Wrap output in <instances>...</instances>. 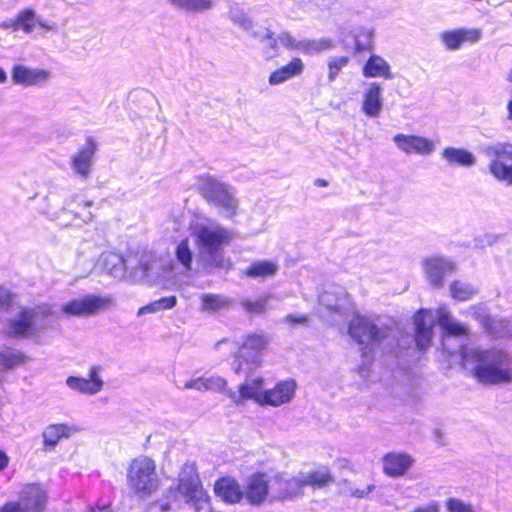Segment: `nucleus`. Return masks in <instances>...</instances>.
<instances>
[{
	"mask_svg": "<svg viewBox=\"0 0 512 512\" xmlns=\"http://www.w3.org/2000/svg\"><path fill=\"white\" fill-rule=\"evenodd\" d=\"M463 367L481 384L512 383V353L504 348H462Z\"/></svg>",
	"mask_w": 512,
	"mask_h": 512,
	"instance_id": "obj_1",
	"label": "nucleus"
},
{
	"mask_svg": "<svg viewBox=\"0 0 512 512\" xmlns=\"http://www.w3.org/2000/svg\"><path fill=\"white\" fill-rule=\"evenodd\" d=\"M192 236L205 267H225L221 251L234 239L233 231L215 222L197 223L192 227Z\"/></svg>",
	"mask_w": 512,
	"mask_h": 512,
	"instance_id": "obj_2",
	"label": "nucleus"
},
{
	"mask_svg": "<svg viewBox=\"0 0 512 512\" xmlns=\"http://www.w3.org/2000/svg\"><path fill=\"white\" fill-rule=\"evenodd\" d=\"M436 322L443 330L444 337L467 334V327L456 321L446 306H440L435 311L422 309L414 316L415 341L418 348L425 349L430 346Z\"/></svg>",
	"mask_w": 512,
	"mask_h": 512,
	"instance_id": "obj_3",
	"label": "nucleus"
},
{
	"mask_svg": "<svg viewBox=\"0 0 512 512\" xmlns=\"http://www.w3.org/2000/svg\"><path fill=\"white\" fill-rule=\"evenodd\" d=\"M160 477L156 462L144 455L132 459L126 469V484L133 495L146 499L155 494L160 487Z\"/></svg>",
	"mask_w": 512,
	"mask_h": 512,
	"instance_id": "obj_4",
	"label": "nucleus"
},
{
	"mask_svg": "<svg viewBox=\"0 0 512 512\" xmlns=\"http://www.w3.org/2000/svg\"><path fill=\"white\" fill-rule=\"evenodd\" d=\"M348 333L358 343L363 354L368 355L386 343L389 344L391 331L386 326L379 327L369 317L355 315L349 323Z\"/></svg>",
	"mask_w": 512,
	"mask_h": 512,
	"instance_id": "obj_5",
	"label": "nucleus"
},
{
	"mask_svg": "<svg viewBox=\"0 0 512 512\" xmlns=\"http://www.w3.org/2000/svg\"><path fill=\"white\" fill-rule=\"evenodd\" d=\"M199 188L205 198L213 203L224 217L232 218L236 215L238 200L227 184L207 175L200 177Z\"/></svg>",
	"mask_w": 512,
	"mask_h": 512,
	"instance_id": "obj_6",
	"label": "nucleus"
},
{
	"mask_svg": "<svg viewBox=\"0 0 512 512\" xmlns=\"http://www.w3.org/2000/svg\"><path fill=\"white\" fill-rule=\"evenodd\" d=\"M268 338L263 333H251L242 338L236 357L235 373L251 372L262 365L261 354L268 346Z\"/></svg>",
	"mask_w": 512,
	"mask_h": 512,
	"instance_id": "obj_7",
	"label": "nucleus"
},
{
	"mask_svg": "<svg viewBox=\"0 0 512 512\" xmlns=\"http://www.w3.org/2000/svg\"><path fill=\"white\" fill-rule=\"evenodd\" d=\"M174 264L170 260L157 257L152 253L141 255L138 268L133 277L140 281L164 285L173 276Z\"/></svg>",
	"mask_w": 512,
	"mask_h": 512,
	"instance_id": "obj_8",
	"label": "nucleus"
},
{
	"mask_svg": "<svg viewBox=\"0 0 512 512\" xmlns=\"http://www.w3.org/2000/svg\"><path fill=\"white\" fill-rule=\"evenodd\" d=\"M112 296L88 294L80 298L71 299L61 306V312L68 316L90 317L114 307Z\"/></svg>",
	"mask_w": 512,
	"mask_h": 512,
	"instance_id": "obj_9",
	"label": "nucleus"
},
{
	"mask_svg": "<svg viewBox=\"0 0 512 512\" xmlns=\"http://www.w3.org/2000/svg\"><path fill=\"white\" fill-rule=\"evenodd\" d=\"M483 153L491 159L488 169L498 181L512 186V165L503 160H512V144L508 142H495L483 148Z\"/></svg>",
	"mask_w": 512,
	"mask_h": 512,
	"instance_id": "obj_10",
	"label": "nucleus"
},
{
	"mask_svg": "<svg viewBox=\"0 0 512 512\" xmlns=\"http://www.w3.org/2000/svg\"><path fill=\"white\" fill-rule=\"evenodd\" d=\"M177 490L183 496L185 502L191 503L197 509L207 504V496L199 483L193 465H184Z\"/></svg>",
	"mask_w": 512,
	"mask_h": 512,
	"instance_id": "obj_11",
	"label": "nucleus"
},
{
	"mask_svg": "<svg viewBox=\"0 0 512 512\" xmlns=\"http://www.w3.org/2000/svg\"><path fill=\"white\" fill-rule=\"evenodd\" d=\"M2 29L24 30H54L56 26L51 21L43 20L35 10L24 9L14 18L3 21L0 25Z\"/></svg>",
	"mask_w": 512,
	"mask_h": 512,
	"instance_id": "obj_12",
	"label": "nucleus"
},
{
	"mask_svg": "<svg viewBox=\"0 0 512 512\" xmlns=\"http://www.w3.org/2000/svg\"><path fill=\"white\" fill-rule=\"evenodd\" d=\"M47 500V492L42 485L28 483L21 487L17 503L23 512H44Z\"/></svg>",
	"mask_w": 512,
	"mask_h": 512,
	"instance_id": "obj_13",
	"label": "nucleus"
},
{
	"mask_svg": "<svg viewBox=\"0 0 512 512\" xmlns=\"http://www.w3.org/2000/svg\"><path fill=\"white\" fill-rule=\"evenodd\" d=\"M422 268L428 283L435 288H441L444 277L453 273L456 266L447 258L433 256L424 259Z\"/></svg>",
	"mask_w": 512,
	"mask_h": 512,
	"instance_id": "obj_14",
	"label": "nucleus"
},
{
	"mask_svg": "<svg viewBox=\"0 0 512 512\" xmlns=\"http://www.w3.org/2000/svg\"><path fill=\"white\" fill-rule=\"evenodd\" d=\"M384 108L383 87L378 82H368L361 93V112L368 118H378Z\"/></svg>",
	"mask_w": 512,
	"mask_h": 512,
	"instance_id": "obj_15",
	"label": "nucleus"
},
{
	"mask_svg": "<svg viewBox=\"0 0 512 512\" xmlns=\"http://www.w3.org/2000/svg\"><path fill=\"white\" fill-rule=\"evenodd\" d=\"M396 147L407 155H430L436 146L433 140L423 136L399 133L393 137Z\"/></svg>",
	"mask_w": 512,
	"mask_h": 512,
	"instance_id": "obj_16",
	"label": "nucleus"
},
{
	"mask_svg": "<svg viewBox=\"0 0 512 512\" xmlns=\"http://www.w3.org/2000/svg\"><path fill=\"white\" fill-rule=\"evenodd\" d=\"M265 379L260 376H249L239 385L238 395L231 392L230 397L234 403L240 404L243 401L252 400L260 406H264V397L266 393Z\"/></svg>",
	"mask_w": 512,
	"mask_h": 512,
	"instance_id": "obj_17",
	"label": "nucleus"
},
{
	"mask_svg": "<svg viewBox=\"0 0 512 512\" xmlns=\"http://www.w3.org/2000/svg\"><path fill=\"white\" fill-rule=\"evenodd\" d=\"M66 385L73 391L85 395H95L102 391L104 381L101 377V368L93 366L89 369L87 377L69 376Z\"/></svg>",
	"mask_w": 512,
	"mask_h": 512,
	"instance_id": "obj_18",
	"label": "nucleus"
},
{
	"mask_svg": "<svg viewBox=\"0 0 512 512\" xmlns=\"http://www.w3.org/2000/svg\"><path fill=\"white\" fill-rule=\"evenodd\" d=\"M303 494L300 474L287 479L282 475L274 477L271 486V501L293 500Z\"/></svg>",
	"mask_w": 512,
	"mask_h": 512,
	"instance_id": "obj_19",
	"label": "nucleus"
},
{
	"mask_svg": "<svg viewBox=\"0 0 512 512\" xmlns=\"http://www.w3.org/2000/svg\"><path fill=\"white\" fill-rule=\"evenodd\" d=\"M297 383L293 379L281 380L273 388L266 389L264 406L280 407L290 403L296 393Z\"/></svg>",
	"mask_w": 512,
	"mask_h": 512,
	"instance_id": "obj_20",
	"label": "nucleus"
},
{
	"mask_svg": "<svg viewBox=\"0 0 512 512\" xmlns=\"http://www.w3.org/2000/svg\"><path fill=\"white\" fill-rule=\"evenodd\" d=\"M269 480L266 474L256 473L247 479L243 498L251 505L259 506L263 504L269 495Z\"/></svg>",
	"mask_w": 512,
	"mask_h": 512,
	"instance_id": "obj_21",
	"label": "nucleus"
},
{
	"mask_svg": "<svg viewBox=\"0 0 512 512\" xmlns=\"http://www.w3.org/2000/svg\"><path fill=\"white\" fill-rule=\"evenodd\" d=\"M11 76L16 84L37 86L46 84L52 78V72L48 69L16 65L12 69Z\"/></svg>",
	"mask_w": 512,
	"mask_h": 512,
	"instance_id": "obj_22",
	"label": "nucleus"
},
{
	"mask_svg": "<svg viewBox=\"0 0 512 512\" xmlns=\"http://www.w3.org/2000/svg\"><path fill=\"white\" fill-rule=\"evenodd\" d=\"M282 44L289 49H295L305 54H317L333 48V43L329 38L320 37L318 39H296L292 35H286L282 39Z\"/></svg>",
	"mask_w": 512,
	"mask_h": 512,
	"instance_id": "obj_23",
	"label": "nucleus"
},
{
	"mask_svg": "<svg viewBox=\"0 0 512 512\" xmlns=\"http://www.w3.org/2000/svg\"><path fill=\"white\" fill-rule=\"evenodd\" d=\"M476 319L492 335L497 338L512 336V322L507 319L492 318L481 306L472 307Z\"/></svg>",
	"mask_w": 512,
	"mask_h": 512,
	"instance_id": "obj_24",
	"label": "nucleus"
},
{
	"mask_svg": "<svg viewBox=\"0 0 512 512\" xmlns=\"http://www.w3.org/2000/svg\"><path fill=\"white\" fill-rule=\"evenodd\" d=\"M414 464L407 453L390 452L383 457V472L392 478L404 476Z\"/></svg>",
	"mask_w": 512,
	"mask_h": 512,
	"instance_id": "obj_25",
	"label": "nucleus"
},
{
	"mask_svg": "<svg viewBox=\"0 0 512 512\" xmlns=\"http://www.w3.org/2000/svg\"><path fill=\"white\" fill-rule=\"evenodd\" d=\"M36 313L33 310L23 309L10 320L6 326V334L10 337H28L33 334Z\"/></svg>",
	"mask_w": 512,
	"mask_h": 512,
	"instance_id": "obj_26",
	"label": "nucleus"
},
{
	"mask_svg": "<svg viewBox=\"0 0 512 512\" xmlns=\"http://www.w3.org/2000/svg\"><path fill=\"white\" fill-rule=\"evenodd\" d=\"M93 201L83 198L79 194L70 195L63 204L61 211H69L73 216L85 224L94 221L95 216L91 211Z\"/></svg>",
	"mask_w": 512,
	"mask_h": 512,
	"instance_id": "obj_27",
	"label": "nucleus"
},
{
	"mask_svg": "<svg viewBox=\"0 0 512 512\" xmlns=\"http://www.w3.org/2000/svg\"><path fill=\"white\" fill-rule=\"evenodd\" d=\"M96 268L114 278H123L127 271V263L123 256L118 253L104 252L99 256Z\"/></svg>",
	"mask_w": 512,
	"mask_h": 512,
	"instance_id": "obj_28",
	"label": "nucleus"
},
{
	"mask_svg": "<svg viewBox=\"0 0 512 512\" xmlns=\"http://www.w3.org/2000/svg\"><path fill=\"white\" fill-rule=\"evenodd\" d=\"M95 151L96 144L90 140L72 156L71 167L78 176L83 178L89 176Z\"/></svg>",
	"mask_w": 512,
	"mask_h": 512,
	"instance_id": "obj_29",
	"label": "nucleus"
},
{
	"mask_svg": "<svg viewBox=\"0 0 512 512\" xmlns=\"http://www.w3.org/2000/svg\"><path fill=\"white\" fill-rule=\"evenodd\" d=\"M78 431L79 429L74 425L50 424L43 430V444L46 448H54L61 440L70 438Z\"/></svg>",
	"mask_w": 512,
	"mask_h": 512,
	"instance_id": "obj_30",
	"label": "nucleus"
},
{
	"mask_svg": "<svg viewBox=\"0 0 512 512\" xmlns=\"http://www.w3.org/2000/svg\"><path fill=\"white\" fill-rule=\"evenodd\" d=\"M214 492L217 497L227 503H238L243 498V490L239 483L230 477H223L214 484Z\"/></svg>",
	"mask_w": 512,
	"mask_h": 512,
	"instance_id": "obj_31",
	"label": "nucleus"
},
{
	"mask_svg": "<svg viewBox=\"0 0 512 512\" xmlns=\"http://www.w3.org/2000/svg\"><path fill=\"white\" fill-rule=\"evenodd\" d=\"M303 71V61L300 58H293L287 65L273 71L268 78V82L272 86L279 85L294 77L300 76Z\"/></svg>",
	"mask_w": 512,
	"mask_h": 512,
	"instance_id": "obj_32",
	"label": "nucleus"
},
{
	"mask_svg": "<svg viewBox=\"0 0 512 512\" xmlns=\"http://www.w3.org/2000/svg\"><path fill=\"white\" fill-rule=\"evenodd\" d=\"M362 74L366 78L393 77L389 63L379 55L372 54L362 68Z\"/></svg>",
	"mask_w": 512,
	"mask_h": 512,
	"instance_id": "obj_33",
	"label": "nucleus"
},
{
	"mask_svg": "<svg viewBox=\"0 0 512 512\" xmlns=\"http://www.w3.org/2000/svg\"><path fill=\"white\" fill-rule=\"evenodd\" d=\"M441 157L449 166L471 167L476 163L473 153L464 148L446 147L442 150Z\"/></svg>",
	"mask_w": 512,
	"mask_h": 512,
	"instance_id": "obj_34",
	"label": "nucleus"
},
{
	"mask_svg": "<svg viewBox=\"0 0 512 512\" xmlns=\"http://www.w3.org/2000/svg\"><path fill=\"white\" fill-rule=\"evenodd\" d=\"M200 308L203 312L219 313L228 311L233 300L222 294L204 293L200 297Z\"/></svg>",
	"mask_w": 512,
	"mask_h": 512,
	"instance_id": "obj_35",
	"label": "nucleus"
},
{
	"mask_svg": "<svg viewBox=\"0 0 512 512\" xmlns=\"http://www.w3.org/2000/svg\"><path fill=\"white\" fill-rule=\"evenodd\" d=\"M302 486H311L313 488H323L334 481L332 474L327 468H320L315 471L300 473Z\"/></svg>",
	"mask_w": 512,
	"mask_h": 512,
	"instance_id": "obj_36",
	"label": "nucleus"
},
{
	"mask_svg": "<svg viewBox=\"0 0 512 512\" xmlns=\"http://www.w3.org/2000/svg\"><path fill=\"white\" fill-rule=\"evenodd\" d=\"M177 10L190 13H204L214 8L215 0H167Z\"/></svg>",
	"mask_w": 512,
	"mask_h": 512,
	"instance_id": "obj_37",
	"label": "nucleus"
},
{
	"mask_svg": "<svg viewBox=\"0 0 512 512\" xmlns=\"http://www.w3.org/2000/svg\"><path fill=\"white\" fill-rule=\"evenodd\" d=\"M279 270L277 262L272 260H259L253 262L247 269L246 275L251 278L273 277Z\"/></svg>",
	"mask_w": 512,
	"mask_h": 512,
	"instance_id": "obj_38",
	"label": "nucleus"
},
{
	"mask_svg": "<svg viewBox=\"0 0 512 512\" xmlns=\"http://www.w3.org/2000/svg\"><path fill=\"white\" fill-rule=\"evenodd\" d=\"M343 43L347 50H352L354 53L371 51L372 34H345Z\"/></svg>",
	"mask_w": 512,
	"mask_h": 512,
	"instance_id": "obj_39",
	"label": "nucleus"
},
{
	"mask_svg": "<svg viewBox=\"0 0 512 512\" xmlns=\"http://www.w3.org/2000/svg\"><path fill=\"white\" fill-rule=\"evenodd\" d=\"M320 303L329 310L338 311L346 303V293L340 288H331L320 296Z\"/></svg>",
	"mask_w": 512,
	"mask_h": 512,
	"instance_id": "obj_40",
	"label": "nucleus"
},
{
	"mask_svg": "<svg viewBox=\"0 0 512 512\" xmlns=\"http://www.w3.org/2000/svg\"><path fill=\"white\" fill-rule=\"evenodd\" d=\"M449 290L451 297L457 301H468L478 293L474 285L461 280L453 281Z\"/></svg>",
	"mask_w": 512,
	"mask_h": 512,
	"instance_id": "obj_41",
	"label": "nucleus"
},
{
	"mask_svg": "<svg viewBox=\"0 0 512 512\" xmlns=\"http://www.w3.org/2000/svg\"><path fill=\"white\" fill-rule=\"evenodd\" d=\"M480 39V34H441V42L448 50L460 48L465 43L474 44Z\"/></svg>",
	"mask_w": 512,
	"mask_h": 512,
	"instance_id": "obj_42",
	"label": "nucleus"
},
{
	"mask_svg": "<svg viewBox=\"0 0 512 512\" xmlns=\"http://www.w3.org/2000/svg\"><path fill=\"white\" fill-rule=\"evenodd\" d=\"M28 360V356L14 349L6 348L0 351L1 369H12L25 364Z\"/></svg>",
	"mask_w": 512,
	"mask_h": 512,
	"instance_id": "obj_43",
	"label": "nucleus"
},
{
	"mask_svg": "<svg viewBox=\"0 0 512 512\" xmlns=\"http://www.w3.org/2000/svg\"><path fill=\"white\" fill-rule=\"evenodd\" d=\"M176 304L177 298L175 296L163 297L139 308L137 315L142 316L144 314H152L163 310H169L174 308Z\"/></svg>",
	"mask_w": 512,
	"mask_h": 512,
	"instance_id": "obj_44",
	"label": "nucleus"
},
{
	"mask_svg": "<svg viewBox=\"0 0 512 512\" xmlns=\"http://www.w3.org/2000/svg\"><path fill=\"white\" fill-rule=\"evenodd\" d=\"M286 35L275 38L273 34H263L259 38L260 48L266 59H272L278 55V42L282 43L281 39Z\"/></svg>",
	"mask_w": 512,
	"mask_h": 512,
	"instance_id": "obj_45",
	"label": "nucleus"
},
{
	"mask_svg": "<svg viewBox=\"0 0 512 512\" xmlns=\"http://www.w3.org/2000/svg\"><path fill=\"white\" fill-rule=\"evenodd\" d=\"M270 295L261 296L256 299H244L241 306L248 313L262 314L268 309Z\"/></svg>",
	"mask_w": 512,
	"mask_h": 512,
	"instance_id": "obj_46",
	"label": "nucleus"
},
{
	"mask_svg": "<svg viewBox=\"0 0 512 512\" xmlns=\"http://www.w3.org/2000/svg\"><path fill=\"white\" fill-rule=\"evenodd\" d=\"M229 18L239 29L251 30L255 28L253 21L237 5L230 7Z\"/></svg>",
	"mask_w": 512,
	"mask_h": 512,
	"instance_id": "obj_47",
	"label": "nucleus"
},
{
	"mask_svg": "<svg viewBox=\"0 0 512 512\" xmlns=\"http://www.w3.org/2000/svg\"><path fill=\"white\" fill-rule=\"evenodd\" d=\"M175 255L177 260L187 271L191 270L193 252L188 239H183L179 242L175 250Z\"/></svg>",
	"mask_w": 512,
	"mask_h": 512,
	"instance_id": "obj_48",
	"label": "nucleus"
},
{
	"mask_svg": "<svg viewBox=\"0 0 512 512\" xmlns=\"http://www.w3.org/2000/svg\"><path fill=\"white\" fill-rule=\"evenodd\" d=\"M350 62L347 56H334L330 57L327 62L328 66V80L329 82L335 81L340 71L345 68Z\"/></svg>",
	"mask_w": 512,
	"mask_h": 512,
	"instance_id": "obj_49",
	"label": "nucleus"
},
{
	"mask_svg": "<svg viewBox=\"0 0 512 512\" xmlns=\"http://www.w3.org/2000/svg\"><path fill=\"white\" fill-rule=\"evenodd\" d=\"M445 508L447 512H477L470 503L453 497L445 501Z\"/></svg>",
	"mask_w": 512,
	"mask_h": 512,
	"instance_id": "obj_50",
	"label": "nucleus"
},
{
	"mask_svg": "<svg viewBox=\"0 0 512 512\" xmlns=\"http://www.w3.org/2000/svg\"><path fill=\"white\" fill-rule=\"evenodd\" d=\"M203 380L205 382L206 391H216L222 392L225 390L227 386V382L224 378L216 375H211L209 377H204Z\"/></svg>",
	"mask_w": 512,
	"mask_h": 512,
	"instance_id": "obj_51",
	"label": "nucleus"
},
{
	"mask_svg": "<svg viewBox=\"0 0 512 512\" xmlns=\"http://www.w3.org/2000/svg\"><path fill=\"white\" fill-rule=\"evenodd\" d=\"M374 488L375 486L372 483L362 488L348 484L347 488L345 489V493L352 497L365 498L374 490Z\"/></svg>",
	"mask_w": 512,
	"mask_h": 512,
	"instance_id": "obj_52",
	"label": "nucleus"
},
{
	"mask_svg": "<svg viewBox=\"0 0 512 512\" xmlns=\"http://www.w3.org/2000/svg\"><path fill=\"white\" fill-rule=\"evenodd\" d=\"M43 203H44V206L40 209V212L52 220L57 219L58 215H59V210H57L53 206L52 199L49 196H45L43 198Z\"/></svg>",
	"mask_w": 512,
	"mask_h": 512,
	"instance_id": "obj_53",
	"label": "nucleus"
},
{
	"mask_svg": "<svg viewBox=\"0 0 512 512\" xmlns=\"http://www.w3.org/2000/svg\"><path fill=\"white\" fill-rule=\"evenodd\" d=\"M14 300V295L9 289L0 285V310H7Z\"/></svg>",
	"mask_w": 512,
	"mask_h": 512,
	"instance_id": "obj_54",
	"label": "nucleus"
},
{
	"mask_svg": "<svg viewBox=\"0 0 512 512\" xmlns=\"http://www.w3.org/2000/svg\"><path fill=\"white\" fill-rule=\"evenodd\" d=\"M185 390H196L199 392H206L205 382L202 377H197L186 381L183 385Z\"/></svg>",
	"mask_w": 512,
	"mask_h": 512,
	"instance_id": "obj_55",
	"label": "nucleus"
},
{
	"mask_svg": "<svg viewBox=\"0 0 512 512\" xmlns=\"http://www.w3.org/2000/svg\"><path fill=\"white\" fill-rule=\"evenodd\" d=\"M283 322L291 326L296 324L305 325L308 322V317L306 315L290 314L284 317Z\"/></svg>",
	"mask_w": 512,
	"mask_h": 512,
	"instance_id": "obj_56",
	"label": "nucleus"
},
{
	"mask_svg": "<svg viewBox=\"0 0 512 512\" xmlns=\"http://www.w3.org/2000/svg\"><path fill=\"white\" fill-rule=\"evenodd\" d=\"M412 512H440V509L437 502H432L428 505L417 507Z\"/></svg>",
	"mask_w": 512,
	"mask_h": 512,
	"instance_id": "obj_57",
	"label": "nucleus"
},
{
	"mask_svg": "<svg viewBox=\"0 0 512 512\" xmlns=\"http://www.w3.org/2000/svg\"><path fill=\"white\" fill-rule=\"evenodd\" d=\"M0 512H23L18 503L9 502L4 505Z\"/></svg>",
	"mask_w": 512,
	"mask_h": 512,
	"instance_id": "obj_58",
	"label": "nucleus"
},
{
	"mask_svg": "<svg viewBox=\"0 0 512 512\" xmlns=\"http://www.w3.org/2000/svg\"><path fill=\"white\" fill-rule=\"evenodd\" d=\"M8 464V455L3 450H0V471L4 470L8 466Z\"/></svg>",
	"mask_w": 512,
	"mask_h": 512,
	"instance_id": "obj_59",
	"label": "nucleus"
},
{
	"mask_svg": "<svg viewBox=\"0 0 512 512\" xmlns=\"http://www.w3.org/2000/svg\"><path fill=\"white\" fill-rule=\"evenodd\" d=\"M507 118L512 122V100L507 104Z\"/></svg>",
	"mask_w": 512,
	"mask_h": 512,
	"instance_id": "obj_60",
	"label": "nucleus"
},
{
	"mask_svg": "<svg viewBox=\"0 0 512 512\" xmlns=\"http://www.w3.org/2000/svg\"><path fill=\"white\" fill-rule=\"evenodd\" d=\"M7 75L6 72L0 68V83H3L6 81Z\"/></svg>",
	"mask_w": 512,
	"mask_h": 512,
	"instance_id": "obj_61",
	"label": "nucleus"
},
{
	"mask_svg": "<svg viewBox=\"0 0 512 512\" xmlns=\"http://www.w3.org/2000/svg\"><path fill=\"white\" fill-rule=\"evenodd\" d=\"M316 185L321 186V187H324V186H326V185H327V182H326L324 179H318V180L316 181Z\"/></svg>",
	"mask_w": 512,
	"mask_h": 512,
	"instance_id": "obj_62",
	"label": "nucleus"
},
{
	"mask_svg": "<svg viewBox=\"0 0 512 512\" xmlns=\"http://www.w3.org/2000/svg\"><path fill=\"white\" fill-rule=\"evenodd\" d=\"M458 32H459V33H462V32H465V31H464V30H459Z\"/></svg>",
	"mask_w": 512,
	"mask_h": 512,
	"instance_id": "obj_63",
	"label": "nucleus"
}]
</instances>
